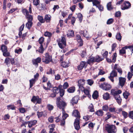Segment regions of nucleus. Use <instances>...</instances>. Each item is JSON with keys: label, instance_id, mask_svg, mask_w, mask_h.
I'll return each mask as SVG.
<instances>
[{"label": "nucleus", "instance_id": "f03ea898", "mask_svg": "<svg viewBox=\"0 0 133 133\" xmlns=\"http://www.w3.org/2000/svg\"><path fill=\"white\" fill-rule=\"evenodd\" d=\"M56 104L57 107L60 109H62V111L64 110L65 107L67 105L66 103L62 101L61 97H58L56 99Z\"/></svg>", "mask_w": 133, "mask_h": 133}, {"label": "nucleus", "instance_id": "bb28decb", "mask_svg": "<svg viewBox=\"0 0 133 133\" xmlns=\"http://www.w3.org/2000/svg\"><path fill=\"white\" fill-rule=\"evenodd\" d=\"M98 96V93L97 91H95L94 92L92 97L94 99H96Z\"/></svg>", "mask_w": 133, "mask_h": 133}, {"label": "nucleus", "instance_id": "cd10ccee", "mask_svg": "<svg viewBox=\"0 0 133 133\" xmlns=\"http://www.w3.org/2000/svg\"><path fill=\"white\" fill-rule=\"evenodd\" d=\"M36 81L35 79H32L29 80L30 82V88H31L33 86V84H34Z\"/></svg>", "mask_w": 133, "mask_h": 133}, {"label": "nucleus", "instance_id": "603ef678", "mask_svg": "<svg viewBox=\"0 0 133 133\" xmlns=\"http://www.w3.org/2000/svg\"><path fill=\"white\" fill-rule=\"evenodd\" d=\"M88 84L89 85L91 86L94 83V81L91 79H88L87 81Z\"/></svg>", "mask_w": 133, "mask_h": 133}, {"label": "nucleus", "instance_id": "e433bc0d", "mask_svg": "<svg viewBox=\"0 0 133 133\" xmlns=\"http://www.w3.org/2000/svg\"><path fill=\"white\" fill-rule=\"evenodd\" d=\"M103 59V58H101L99 56H96V58H95V61L97 62H99Z\"/></svg>", "mask_w": 133, "mask_h": 133}, {"label": "nucleus", "instance_id": "4c0bfd02", "mask_svg": "<svg viewBox=\"0 0 133 133\" xmlns=\"http://www.w3.org/2000/svg\"><path fill=\"white\" fill-rule=\"evenodd\" d=\"M62 118L63 119H65L66 117L68 116V115L65 112L64 110L62 111Z\"/></svg>", "mask_w": 133, "mask_h": 133}, {"label": "nucleus", "instance_id": "dca6fc26", "mask_svg": "<svg viewBox=\"0 0 133 133\" xmlns=\"http://www.w3.org/2000/svg\"><path fill=\"white\" fill-rule=\"evenodd\" d=\"M104 112L101 109L97 110L95 113L96 115L99 117H102L104 115Z\"/></svg>", "mask_w": 133, "mask_h": 133}, {"label": "nucleus", "instance_id": "58836bf2", "mask_svg": "<svg viewBox=\"0 0 133 133\" xmlns=\"http://www.w3.org/2000/svg\"><path fill=\"white\" fill-rule=\"evenodd\" d=\"M38 19L39 21L41 23H44L45 22V20L43 19V17L42 16H38Z\"/></svg>", "mask_w": 133, "mask_h": 133}, {"label": "nucleus", "instance_id": "a878e982", "mask_svg": "<svg viewBox=\"0 0 133 133\" xmlns=\"http://www.w3.org/2000/svg\"><path fill=\"white\" fill-rule=\"evenodd\" d=\"M81 91H83L85 94L86 95H87L89 98L91 97V95L89 94V91L88 89H85V88H84V90Z\"/></svg>", "mask_w": 133, "mask_h": 133}, {"label": "nucleus", "instance_id": "393cba45", "mask_svg": "<svg viewBox=\"0 0 133 133\" xmlns=\"http://www.w3.org/2000/svg\"><path fill=\"white\" fill-rule=\"evenodd\" d=\"M95 61V58L94 57H91L88 59L87 63L88 64H90L91 63H93Z\"/></svg>", "mask_w": 133, "mask_h": 133}, {"label": "nucleus", "instance_id": "f8f14e48", "mask_svg": "<svg viewBox=\"0 0 133 133\" xmlns=\"http://www.w3.org/2000/svg\"><path fill=\"white\" fill-rule=\"evenodd\" d=\"M41 58L38 57L36 59L32 60L33 64L36 67L38 66V63H40L41 61Z\"/></svg>", "mask_w": 133, "mask_h": 133}, {"label": "nucleus", "instance_id": "052dcab7", "mask_svg": "<svg viewBox=\"0 0 133 133\" xmlns=\"http://www.w3.org/2000/svg\"><path fill=\"white\" fill-rule=\"evenodd\" d=\"M39 3V0H34L33 3L36 6L38 5Z\"/></svg>", "mask_w": 133, "mask_h": 133}, {"label": "nucleus", "instance_id": "a19ab883", "mask_svg": "<svg viewBox=\"0 0 133 133\" xmlns=\"http://www.w3.org/2000/svg\"><path fill=\"white\" fill-rule=\"evenodd\" d=\"M22 12L24 15H25V16H27L29 15V12L28 10L26 9H23L22 10Z\"/></svg>", "mask_w": 133, "mask_h": 133}, {"label": "nucleus", "instance_id": "c03bdc74", "mask_svg": "<svg viewBox=\"0 0 133 133\" xmlns=\"http://www.w3.org/2000/svg\"><path fill=\"white\" fill-rule=\"evenodd\" d=\"M107 116L105 117V120H107L109 119L112 116V115L110 114L109 112H107L106 114Z\"/></svg>", "mask_w": 133, "mask_h": 133}, {"label": "nucleus", "instance_id": "2f4dec72", "mask_svg": "<svg viewBox=\"0 0 133 133\" xmlns=\"http://www.w3.org/2000/svg\"><path fill=\"white\" fill-rule=\"evenodd\" d=\"M7 109L8 110H9L10 109L14 110H15L16 109V107L13 105H8L7 106Z\"/></svg>", "mask_w": 133, "mask_h": 133}, {"label": "nucleus", "instance_id": "a211bd4d", "mask_svg": "<svg viewBox=\"0 0 133 133\" xmlns=\"http://www.w3.org/2000/svg\"><path fill=\"white\" fill-rule=\"evenodd\" d=\"M86 62H85L84 61L81 62L80 63V64L79 65L77 68V69L78 70H82L83 67H84L85 63Z\"/></svg>", "mask_w": 133, "mask_h": 133}, {"label": "nucleus", "instance_id": "b1692460", "mask_svg": "<svg viewBox=\"0 0 133 133\" xmlns=\"http://www.w3.org/2000/svg\"><path fill=\"white\" fill-rule=\"evenodd\" d=\"M103 98L105 100L108 99L110 98L109 94L107 92L104 93L103 95Z\"/></svg>", "mask_w": 133, "mask_h": 133}, {"label": "nucleus", "instance_id": "aec40b11", "mask_svg": "<svg viewBox=\"0 0 133 133\" xmlns=\"http://www.w3.org/2000/svg\"><path fill=\"white\" fill-rule=\"evenodd\" d=\"M37 122V121L35 120L29 122L28 123V127L29 128H31L35 125Z\"/></svg>", "mask_w": 133, "mask_h": 133}, {"label": "nucleus", "instance_id": "6e6d98bb", "mask_svg": "<svg viewBox=\"0 0 133 133\" xmlns=\"http://www.w3.org/2000/svg\"><path fill=\"white\" fill-rule=\"evenodd\" d=\"M61 65L64 68H67L69 66L68 64L65 62H62L61 64Z\"/></svg>", "mask_w": 133, "mask_h": 133}, {"label": "nucleus", "instance_id": "5fc2aeb1", "mask_svg": "<svg viewBox=\"0 0 133 133\" xmlns=\"http://www.w3.org/2000/svg\"><path fill=\"white\" fill-rule=\"evenodd\" d=\"M22 50V49L20 48H17L15 50V53L17 54H20L21 53Z\"/></svg>", "mask_w": 133, "mask_h": 133}, {"label": "nucleus", "instance_id": "6ab92c4d", "mask_svg": "<svg viewBox=\"0 0 133 133\" xmlns=\"http://www.w3.org/2000/svg\"><path fill=\"white\" fill-rule=\"evenodd\" d=\"M67 36L70 37H73L74 36V32L73 30H70L67 32Z\"/></svg>", "mask_w": 133, "mask_h": 133}, {"label": "nucleus", "instance_id": "f704fd0d", "mask_svg": "<svg viewBox=\"0 0 133 133\" xmlns=\"http://www.w3.org/2000/svg\"><path fill=\"white\" fill-rule=\"evenodd\" d=\"M26 17L28 21H32L33 18L32 15L29 14L28 15L26 16Z\"/></svg>", "mask_w": 133, "mask_h": 133}, {"label": "nucleus", "instance_id": "7ed1b4c3", "mask_svg": "<svg viewBox=\"0 0 133 133\" xmlns=\"http://www.w3.org/2000/svg\"><path fill=\"white\" fill-rule=\"evenodd\" d=\"M58 44L59 47L62 49L65 48L66 45V40L64 37H62L61 39L57 40Z\"/></svg>", "mask_w": 133, "mask_h": 133}, {"label": "nucleus", "instance_id": "f3484780", "mask_svg": "<svg viewBox=\"0 0 133 133\" xmlns=\"http://www.w3.org/2000/svg\"><path fill=\"white\" fill-rule=\"evenodd\" d=\"M73 115L75 117H77V118H79L80 117L79 113L77 110L74 111Z\"/></svg>", "mask_w": 133, "mask_h": 133}, {"label": "nucleus", "instance_id": "412c9836", "mask_svg": "<svg viewBox=\"0 0 133 133\" xmlns=\"http://www.w3.org/2000/svg\"><path fill=\"white\" fill-rule=\"evenodd\" d=\"M33 24V23L31 21H28L26 24V27L28 29H30Z\"/></svg>", "mask_w": 133, "mask_h": 133}, {"label": "nucleus", "instance_id": "39448f33", "mask_svg": "<svg viewBox=\"0 0 133 133\" xmlns=\"http://www.w3.org/2000/svg\"><path fill=\"white\" fill-rule=\"evenodd\" d=\"M52 61V56L50 55L49 53H46L45 56H43L42 58V61L46 64H48Z\"/></svg>", "mask_w": 133, "mask_h": 133}, {"label": "nucleus", "instance_id": "3c124183", "mask_svg": "<svg viewBox=\"0 0 133 133\" xmlns=\"http://www.w3.org/2000/svg\"><path fill=\"white\" fill-rule=\"evenodd\" d=\"M77 17L78 18L79 21L80 22H81L83 19V16L80 13H78L77 15Z\"/></svg>", "mask_w": 133, "mask_h": 133}, {"label": "nucleus", "instance_id": "49530a36", "mask_svg": "<svg viewBox=\"0 0 133 133\" xmlns=\"http://www.w3.org/2000/svg\"><path fill=\"white\" fill-rule=\"evenodd\" d=\"M100 3V2L97 0H94L92 2L93 5L96 6V7Z\"/></svg>", "mask_w": 133, "mask_h": 133}, {"label": "nucleus", "instance_id": "5701e85b", "mask_svg": "<svg viewBox=\"0 0 133 133\" xmlns=\"http://www.w3.org/2000/svg\"><path fill=\"white\" fill-rule=\"evenodd\" d=\"M80 33L82 34L84 36L86 37H88L87 35H88V33L87 30L81 31L80 32Z\"/></svg>", "mask_w": 133, "mask_h": 133}, {"label": "nucleus", "instance_id": "6e6552de", "mask_svg": "<svg viewBox=\"0 0 133 133\" xmlns=\"http://www.w3.org/2000/svg\"><path fill=\"white\" fill-rule=\"evenodd\" d=\"M99 86L103 90L107 91L110 90L111 88V87L110 84L105 82L102 83Z\"/></svg>", "mask_w": 133, "mask_h": 133}, {"label": "nucleus", "instance_id": "ea45409f", "mask_svg": "<svg viewBox=\"0 0 133 133\" xmlns=\"http://www.w3.org/2000/svg\"><path fill=\"white\" fill-rule=\"evenodd\" d=\"M107 7L108 10H110L113 9L111 2H109L107 4Z\"/></svg>", "mask_w": 133, "mask_h": 133}, {"label": "nucleus", "instance_id": "79ce46f5", "mask_svg": "<svg viewBox=\"0 0 133 133\" xmlns=\"http://www.w3.org/2000/svg\"><path fill=\"white\" fill-rule=\"evenodd\" d=\"M44 51V49L43 47V45L42 44H41L40 47L39 48L38 51L41 53L42 54L43 53Z\"/></svg>", "mask_w": 133, "mask_h": 133}, {"label": "nucleus", "instance_id": "774afa93", "mask_svg": "<svg viewBox=\"0 0 133 133\" xmlns=\"http://www.w3.org/2000/svg\"><path fill=\"white\" fill-rule=\"evenodd\" d=\"M129 115L130 118L133 119V111H131L130 112Z\"/></svg>", "mask_w": 133, "mask_h": 133}, {"label": "nucleus", "instance_id": "1a4fd4ad", "mask_svg": "<svg viewBox=\"0 0 133 133\" xmlns=\"http://www.w3.org/2000/svg\"><path fill=\"white\" fill-rule=\"evenodd\" d=\"M131 4L129 2H125L123 3L121 9L124 10L129 9L131 7Z\"/></svg>", "mask_w": 133, "mask_h": 133}, {"label": "nucleus", "instance_id": "338daca9", "mask_svg": "<svg viewBox=\"0 0 133 133\" xmlns=\"http://www.w3.org/2000/svg\"><path fill=\"white\" fill-rule=\"evenodd\" d=\"M97 7L100 11H102L103 10V7L101 5L98 4Z\"/></svg>", "mask_w": 133, "mask_h": 133}, {"label": "nucleus", "instance_id": "9d476101", "mask_svg": "<svg viewBox=\"0 0 133 133\" xmlns=\"http://www.w3.org/2000/svg\"><path fill=\"white\" fill-rule=\"evenodd\" d=\"M80 118H76L74 122V126L75 128L77 130H79L80 129L79 123Z\"/></svg>", "mask_w": 133, "mask_h": 133}, {"label": "nucleus", "instance_id": "e2e57ef3", "mask_svg": "<svg viewBox=\"0 0 133 133\" xmlns=\"http://www.w3.org/2000/svg\"><path fill=\"white\" fill-rule=\"evenodd\" d=\"M113 21V19L112 18H110L108 20L107 23L108 24H111Z\"/></svg>", "mask_w": 133, "mask_h": 133}, {"label": "nucleus", "instance_id": "473e14b6", "mask_svg": "<svg viewBox=\"0 0 133 133\" xmlns=\"http://www.w3.org/2000/svg\"><path fill=\"white\" fill-rule=\"evenodd\" d=\"M52 91L54 93L56 94L59 92V89L57 87H55L52 89Z\"/></svg>", "mask_w": 133, "mask_h": 133}, {"label": "nucleus", "instance_id": "20e7f679", "mask_svg": "<svg viewBox=\"0 0 133 133\" xmlns=\"http://www.w3.org/2000/svg\"><path fill=\"white\" fill-rule=\"evenodd\" d=\"M105 129L108 133H115L117 130L115 126L114 125L107 124L105 127Z\"/></svg>", "mask_w": 133, "mask_h": 133}, {"label": "nucleus", "instance_id": "72a5a7b5", "mask_svg": "<svg viewBox=\"0 0 133 133\" xmlns=\"http://www.w3.org/2000/svg\"><path fill=\"white\" fill-rule=\"evenodd\" d=\"M44 19L46 22H49L50 20L51 16L49 15H45Z\"/></svg>", "mask_w": 133, "mask_h": 133}, {"label": "nucleus", "instance_id": "bf43d9fd", "mask_svg": "<svg viewBox=\"0 0 133 133\" xmlns=\"http://www.w3.org/2000/svg\"><path fill=\"white\" fill-rule=\"evenodd\" d=\"M44 41V38L43 37L40 38L38 40L39 43L41 44L43 43Z\"/></svg>", "mask_w": 133, "mask_h": 133}, {"label": "nucleus", "instance_id": "8fccbe9b", "mask_svg": "<svg viewBox=\"0 0 133 133\" xmlns=\"http://www.w3.org/2000/svg\"><path fill=\"white\" fill-rule=\"evenodd\" d=\"M123 95L125 99H127L128 98V96L129 95V93L128 92L125 91L123 93Z\"/></svg>", "mask_w": 133, "mask_h": 133}, {"label": "nucleus", "instance_id": "680f3d73", "mask_svg": "<svg viewBox=\"0 0 133 133\" xmlns=\"http://www.w3.org/2000/svg\"><path fill=\"white\" fill-rule=\"evenodd\" d=\"M133 75V73L129 72L128 73L127 77L129 80H130Z\"/></svg>", "mask_w": 133, "mask_h": 133}, {"label": "nucleus", "instance_id": "ddd939ff", "mask_svg": "<svg viewBox=\"0 0 133 133\" xmlns=\"http://www.w3.org/2000/svg\"><path fill=\"white\" fill-rule=\"evenodd\" d=\"M78 99L79 98L78 96H75L70 101L72 105H74V104H76L78 102Z\"/></svg>", "mask_w": 133, "mask_h": 133}, {"label": "nucleus", "instance_id": "a18cd8bd", "mask_svg": "<svg viewBox=\"0 0 133 133\" xmlns=\"http://www.w3.org/2000/svg\"><path fill=\"white\" fill-rule=\"evenodd\" d=\"M75 90V88L72 87H70L67 90L68 92L69 93H73L74 92Z\"/></svg>", "mask_w": 133, "mask_h": 133}, {"label": "nucleus", "instance_id": "f257e3e1", "mask_svg": "<svg viewBox=\"0 0 133 133\" xmlns=\"http://www.w3.org/2000/svg\"><path fill=\"white\" fill-rule=\"evenodd\" d=\"M111 94L114 96L118 104H120L122 101V99L119 95L122 92L120 90L112 89L111 90Z\"/></svg>", "mask_w": 133, "mask_h": 133}, {"label": "nucleus", "instance_id": "864d4df0", "mask_svg": "<svg viewBox=\"0 0 133 133\" xmlns=\"http://www.w3.org/2000/svg\"><path fill=\"white\" fill-rule=\"evenodd\" d=\"M122 36L121 35V34L119 33L117 34L116 35V38L119 41H120L121 39Z\"/></svg>", "mask_w": 133, "mask_h": 133}, {"label": "nucleus", "instance_id": "4468645a", "mask_svg": "<svg viewBox=\"0 0 133 133\" xmlns=\"http://www.w3.org/2000/svg\"><path fill=\"white\" fill-rule=\"evenodd\" d=\"M76 38L79 44V46H82L83 45V41L80 36L79 35H76Z\"/></svg>", "mask_w": 133, "mask_h": 133}, {"label": "nucleus", "instance_id": "09e8293b", "mask_svg": "<svg viewBox=\"0 0 133 133\" xmlns=\"http://www.w3.org/2000/svg\"><path fill=\"white\" fill-rule=\"evenodd\" d=\"M38 97H36L34 96L31 99V101L32 102H33L34 103H36L38 99Z\"/></svg>", "mask_w": 133, "mask_h": 133}, {"label": "nucleus", "instance_id": "4be33fe9", "mask_svg": "<svg viewBox=\"0 0 133 133\" xmlns=\"http://www.w3.org/2000/svg\"><path fill=\"white\" fill-rule=\"evenodd\" d=\"M44 112H39L37 111V115L38 118L43 116L44 117H45L46 115V114H44Z\"/></svg>", "mask_w": 133, "mask_h": 133}, {"label": "nucleus", "instance_id": "423d86ee", "mask_svg": "<svg viewBox=\"0 0 133 133\" xmlns=\"http://www.w3.org/2000/svg\"><path fill=\"white\" fill-rule=\"evenodd\" d=\"M128 48L130 49L131 51L133 53V44L132 46H126L122 48V49L120 50L119 54L121 55H122L126 53L125 49Z\"/></svg>", "mask_w": 133, "mask_h": 133}, {"label": "nucleus", "instance_id": "4d7b16f0", "mask_svg": "<svg viewBox=\"0 0 133 133\" xmlns=\"http://www.w3.org/2000/svg\"><path fill=\"white\" fill-rule=\"evenodd\" d=\"M44 35L45 36L50 37L52 36V33L48 32H45Z\"/></svg>", "mask_w": 133, "mask_h": 133}, {"label": "nucleus", "instance_id": "de8ad7c7", "mask_svg": "<svg viewBox=\"0 0 133 133\" xmlns=\"http://www.w3.org/2000/svg\"><path fill=\"white\" fill-rule=\"evenodd\" d=\"M116 109L114 107H109V112H116Z\"/></svg>", "mask_w": 133, "mask_h": 133}, {"label": "nucleus", "instance_id": "13d9d810", "mask_svg": "<svg viewBox=\"0 0 133 133\" xmlns=\"http://www.w3.org/2000/svg\"><path fill=\"white\" fill-rule=\"evenodd\" d=\"M89 108L90 109V111L91 112L94 111V107L93 104H91L90 106L89 107Z\"/></svg>", "mask_w": 133, "mask_h": 133}, {"label": "nucleus", "instance_id": "c85d7f7f", "mask_svg": "<svg viewBox=\"0 0 133 133\" xmlns=\"http://www.w3.org/2000/svg\"><path fill=\"white\" fill-rule=\"evenodd\" d=\"M1 50L2 52L8 50L7 47L4 44H2L1 47Z\"/></svg>", "mask_w": 133, "mask_h": 133}, {"label": "nucleus", "instance_id": "9b49d317", "mask_svg": "<svg viewBox=\"0 0 133 133\" xmlns=\"http://www.w3.org/2000/svg\"><path fill=\"white\" fill-rule=\"evenodd\" d=\"M119 85L122 87L125 84L126 79L125 78L120 77L119 78Z\"/></svg>", "mask_w": 133, "mask_h": 133}, {"label": "nucleus", "instance_id": "c9c22d12", "mask_svg": "<svg viewBox=\"0 0 133 133\" xmlns=\"http://www.w3.org/2000/svg\"><path fill=\"white\" fill-rule=\"evenodd\" d=\"M109 107L107 105H103L102 107V110L107 111L109 110Z\"/></svg>", "mask_w": 133, "mask_h": 133}, {"label": "nucleus", "instance_id": "69168bd1", "mask_svg": "<svg viewBox=\"0 0 133 133\" xmlns=\"http://www.w3.org/2000/svg\"><path fill=\"white\" fill-rule=\"evenodd\" d=\"M47 107L48 109L49 110H52L54 108L53 106L50 104L48 105Z\"/></svg>", "mask_w": 133, "mask_h": 133}, {"label": "nucleus", "instance_id": "37998d69", "mask_svg": "<svg viewBox=\"0 0 133 133\" xmlns=\"http://www.w3.org/2000/svg\"><path fill=\"white\" fill-rule=\"evenodd\" d=\"M110 75L114 77L116 76L117 75V72L115 70H113L111 73Z\"/></svg>", "mask_w": 133, "mask_h": 133}, {"label": "nucleus", "instance_id": "7c9ffc66", "mask_svg": "<svg viewBox=\"0 0 133 133\" xmlns=\"http://www.w3.org/2000/svg\"><path fill=\"white\" fill-rule=\"evenodd\" d=\"M99 72L98 73V74L97 75H96L95 77H94V78H96L99 75H102L104 74L105 73V72L104 71L102 70L101 69H99Z\"/></svg>", "mask_w": 133, "mask_h": 133}, {"label": "nucleus", "instance_id": "0eeeda50", "mask_svg": "<svg viewBox=\"0 0 133 133\" xmlns=\"http://www.w3.org/2000/svg\"><path fill=\"white\" fill-rule=\"evenodd\" d=\"M85 80L84 79H80L79 80L78 82V86L79 89L81 91L84 90V85L85 84Z\"/></svg>", "mask_w": 133, "mask_h": 133}, {"label": "nucleus", "instance_id": "c756f323", "mask_svg": "<svg viewBox=\"0 0 133 133\" xmlns=\"http://www.w3.org/2000/svg\"><path fill=\"white\" fill-rule=\"evenodd\" d=\"M3 55L4 57H7L10 56V53L8 50L3 52Z\"/></svg>", "mask_w": 133, "mask_h": 133}, {"label": "nucleus", "instance_id": "0e129e2a", "mask_svg": "<svg viewBox=\"0 0 133 133\" xmlns=\"http://www.w3.org/2000/svg\"><path fill=\"white\" fill-rule=\"evenodd\" d=\"M68 87V84L66 82L64 83L63 86V88L64 89H66Z\"/></svg>", "mask_w": 133, "mask_h": 133}, {"label": "nucleus", "instance_id": "2eb2a0df", "mask_svg": "<svg viewBox=\"0 0 133 133\" xmlns=\"http://www.w3.org/2000/svg\"><path fill=\"white\" fill-rule=\"evenodd\" d=\"M62 85H59L57 88L58 89H59V93L60 96L62 97L64 95V90L62 89Z\"/></svg>", "mask_w": 133, "mask_h": 133}]
</instances>
